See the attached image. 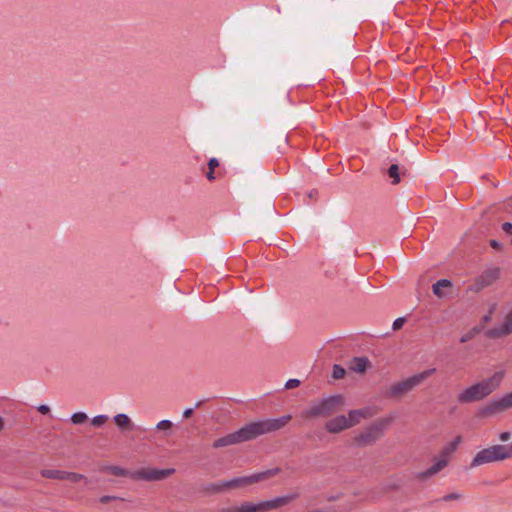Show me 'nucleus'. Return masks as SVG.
Wrapping results in <instances>:
<instances>
[{"label": "nucleus", "mask_w": 512, "mask_h": 512, "mask_svg": "<svg viewBox=\"0 0 512 512\" xmlns=\"http://www.w3.org/2000/svg\"><path fill=\"white\" fill-rule=\"evenodd\" d=\"M388 420H379L366 427L358 436L354 438V443L359 447L372 445L379 440L383 434Z\"/></svg>", "instance_id": "obj_8"}, {"label": "nucleus", "mask_w": 512, "mask_h": 512, "mask_svg": "<svg viewBox=\"0 0 512 512\" xmlns=\"http://www.w3.org/2000/svg\"><path fill=\"white\" fill-rule=\"evenodd\" d=\"M109 471L115 476H126L127 471L118 466H112L109 468Z\"/></svg>", "instance_id": "obj_27"}, {"label": "nucleus", "mask_w": 512, "mask_h": 512, "mask_svg": "<svg viewBox=\"0 0 512 512\" xmlns=\"http://www.w3.org/2000/svg\"><path fill=\"white\" fill-rule=\"evenodd\" d=\"M280 472V468L276 467L273 469H269L260 473H256L250 476H243L231 479L222 484V487L225 488H237L242 486L251 485L263 480H266L270 477L277 475Z\"/></svg>", "instance_id": "obj_9"}, {"label": "nucleus", "mask_w": 512, "mask_h": 512, "mask_svg": "<svg viewBox=\"0 0 512 512\" xmlns=\"http://www.w3.org/2000/svg\"><path fill=\"white\" fill-rule=\"evenodd\" d=\"M38 411L41 413V414H48L50 412V408L47 406V405H40L38 407Z\"/></svg>", "instance_id": "obj_36"}, {"label": "nucleus", "mask_w": 512, "mask_h": 512, "mask_svg": "<svg viewBox=\"0 0 512 512\" xmlns=\"http://www.w3.org/2000/svg\"><path fill=\"white\" fill-rule=\"evenodd\" d=\"M342 404L343 397L341 395H334L313 404L305 411L304 416L306 418L327 417L334 413Z\"/></svg>", "instance_id": "obj_7"}, {"label": "nucleus", "mask_w": 512, "mask_h": 512, "mask_svg": "<svg viewBox=\"0 0 512 512\" xmlns=\"http://www.w3.org/2000/svg\"><path fill=\"white\" fill-rule=\"evenodd\" d=\"M64 473L65 471L56 469H43L40 471L42 477L57 480H64Z\"/></svg>", "instance_id": "obj_19"}, {"label": "nucleus", "mask_w": 512, "mask_h": 512, "mask_svg": "<svg viewBox=\"0 0 512 512\" xmlns=\"http://www.w3.org/2000/svg\"><path fill=\"white\" fill-rule=\"evenodd\" d=\"M461 436H457L453 441L448 443L441 451L440 458L427 470L420 472L417 474V478L420 480L429 478L442 469H444L449 462L450 456L457 450L459 444L461 443Z\"/></svg>", "instance_id": "obj_6"}, {"label": "nucleus", "mask_w": 512, "mask_h": 512, "mask_svg": "<svg viewBox=\"0 0 512 512\" xmlns=\"http://www.w3.org/2000/svg\"><path fill=\"white\" fill-rule=\"evenodd\" d=\"M290 420L291 415H284L275 419H265L251 422L233 433L216 439L212 446L213 448H222L250 441L257 438L258 436L282 429L288 424Z\"/></svg>", "instance_id": "obj_1"}, {"label": "nucleus", "mask_w": 512, "mask_h": 512, "mask_svg": "<svg viewBox=\"0 0 512 512\" xmlns=\"http://www.w3.org/2000/svg\"><path fill=\"white\" fill-rule=\"evenodd\" d=\"M451 286H452V283H451L450 280H448V279H440L436 283L433 284L432 290H433V293L437 297L442 298V297L445 296V294L443 293L442 289L443 288H447V287H451Z\"/></svg>", "instance_id": "obj_17"}, {"label": "nucleus", "mask_w": 512, "mask_h": 512, "mask_svg": "<svg viewBox=\"0 0 512 512\" xmlns=\"http://www.w3.org/2000/svg\"><path fill=\"white\" fill-rule=\"evenodd\" d=\"M388 175L392 179V184H398L400 182L399 167L397 164H392L388 169Z\"/></svg>", "instance_id": "obj_21"}, {"label": "nucleus", "mask_w": 512, "mask_h": 512, "mask_svg": "<svg viewBox=\"0 0 512 512\" xmlns=\"http://www.w3.org/2000/svg\"><path fill=\"white\" fill-rule=\"evenodd\" d=\"M500 271L498 268H490L482 272L474 283L469 287L470 291L479 292L485 287L492 285L499 278Z\"/></svg>", "instance_id": "obj_12"}, {"label": "nucleus", "mask_w": 512, "mask_h": 512, "mask_svg": "<svg viewBox=\"0 0 512 512\" xmlns=\"http://www.w3.org/2000/svg\"><path fill=\"white\" fill-rule=\"evenodd\" d=\"M509 458H512V443L508 445L497 444L479 451L473 458L470 466L473 468Z\"/></svg>", "instance_id": "obj_3"}, {"label": "nucleus", "mask_w": 512, "mask_h": 512, "mask_svg": "<svg viewBox=\"0 0 512 512\" xmlns=\"http://www.w3.org/2000/svg\"><path fill=\"white\" fill-rule=\"evenodd\" d=\"M374 415V412L371 408L366 407L358 410H351L348 413L349 420L352 426L358 424L361 419L370 418Z\"/></svg>", "instance_id": "obj_15"}, {"label": "nucleus", "mask_w": 512, "mask_h": 512, "mask_svg": "<svg viewBox=\"0 0 512 512\" xmlns=\"http://www.w3.org/2000/svg\"><path fill=\"white\" fill-rule=\"evenodd\" d=\"M405 323V318H397L394 322H393V329L394 330H399L400 328H402V326L404 325Z\"/></svg>", "instance_id": "obj_31"}, {"label": "nucleus", "mask_w": 512, "mask_h": 512, "mask_svg": "<svg viewBox=\"0 0 512 512\" xmlns=\"http://www.w3.org/2000/svg\"><path fill=\"white\" fill-rule=\"evenodd\" d=\"M510 408H512V391L500 399L488 402L479 410L478 415L482 418H487Z\"/></svg>", "instance_id": "obj_10"}, {"label": "nucleus", "mask_w": 512, "mask_h": 512, "mask_svg": "<svg viewBox=\"0 0 512 512\" xmlns=\"http://www.w3.org/2000/svg\"><path fill=\"white\" fill-rule=\"evenodd\" d=\"M460 498H461V494H459L457 492H453V493L445 495L443 498H441V500L444 502H448V501H452V500H459Z\"/></svg>", "instance_id": "obj_28"}, {"label": "nucleus", "mask_w": 512, "mask_h": 512, "mask_svg": "<svg viewBox=\"0 0 512 512\" xmlns=\"http://www.w3.org/2000/svg\"><path fill=\"white\" fill-rule=\"evenodd\" d=\"M4 427V421H3V418L0 417V431L3 429Z\"/></svg>", "instance_id": "obj_40"}, {"label": "nucleus", "mask_w": 512, "mask_h": 512, "mask_svg": "<svg viewBox=\"0 0 512 512\" xmlns=\"http://www.w3.org/2000/svg\"><path fill=\"white\" fill-rule=\"evenodd\" d=\"M114 422L121 430H131L132 429L131 419L124 413L115 415Z\"/></svg>", "instance_id": "obj_16"}, {"label": "nucleus", "mask_w": 512, "mask_h": 512, "mask_svg": "<svg viewBox=\"0 0 512 512\" xmlns=\"http://www.w3.org/2000/svg\"><path fill=\"white\" fill-rule=\"evenodd\" d=\"M502 229L505 233L512 234V223H510V222L503 223Z\"/></svg>", "instance_id": "obj_32"}, {"label": "nucleus", "mask_w": 512, "mask_h": 512, "mask_svg": "<svg viewBox=\"0 0 512 512\" xmlns=\"http://www.w3.org/2000/svg\"><path fill=\"white\" fill-rule=\"evenodd\" d=\"M299 497L298 493H291L285 496L276 497L271 500L259 503L243 502L240 505L241 512H268L284 506Z\"/></svg>", "instance_id": "obj_5"}, {"label": "nucleus", "mask_w": 512, "mask_h": 512, "mask_svg": "<svg viewBox=\"0 0 512 512\" xmlns=\"http://www.w3.org/2000/svg\"><path fill=\"white\" fill-rule=\"evenodd\" d=\"M512 333V307L505 316L504 321L493 328L487 330L486 335L489 338H501Z\"/></svg>", "instance_id": "obj_13"}, {"label": "nucleus", "mask_w": 512, "mask_h": 512, "mask_svg": "<svg viewBox=\"0 0 512 512\" xmlns=\"http://www.w3.org/2000/svg\"><path fill=\"white\" fill-rule=\"evenodd\" d=\"M174 469L141 468L133 473V478L144 481H160L174 473Z\"/></svg>", "instance_id": "obj_11"}, {"label": "nucleus", "mask_w": 512, "mask_h": 512, "mask_svg": "<svg viewBox=\"0 0 512 512\" xmlns=\"http://www.w3.org/2000/svg\"><path fill=\"white\" fill-rule=\"evenodd\" d=\"M193 409L192 408H187L184 410L183 412V417L184 418H190L192 415H193Z\"/></svg>", "instance_id": "obj_37"}, {"label": "nucleus", "mask_w": 512, "mask_h": 512, "mask_svg": "<svg viewBox=\"0 0 512 512\" xmlns=\"http://www.w3.org/2000/svg\"><path fill=\"white\" fill-rule=\"evenodd\" d=\"M317 194V191L316 190H312L310 193H309V197L312 198L314 197V195Z\"/></svg>", "instance_id": "obj_39"}, {"label": "nucleus", "mask_w": 512, "mask_h": 512, "mask_svg": "<svg viewBox=\"0 0 512 512\" xmlns=\"http://www.w3.org/2000/svg\"><path fill=\"white\" fill-rule=\"evenodd\" d=\"M87 419H88V417L84 412H77L71 416V421L73 424H82Z\"/></svg>", "instance_id": "obj_23"}, {"label": "nucleus", "mask_w": 512, "mask_h": 512, "mask_svg": "<svg viewBox=\"0 0 512 512\" xmlns=\"http://www.w3.org/2000/svg\"><path fill=\"white\" fill-rule=\"evenodd\" d=\"M173 424L170 420H162L157 423L156 429L160 431H168L172 428Z\"/></svg>", "instance_id": "obj_26"}, {"label": "nucleus", "mask_w": 512, "mask_h": 512, "mask_svg": "<svg viewBox=\"0 0 512 512\" xmlns=\"http://www.w3.org/2000/svg\"><path fill=\"white\" fill-rule=\"evenodd\" d=\"M115 500H122L120 497H117V496H102L99 498V501L102 503V504H106L110 501H115Z\"/></svg>", "instance_id": "obj_29"}, {"label": "nucleus", "mask_w": 512, "mask_h": 512, "mask_svg": "<svg viewBox=\"0 0 512 512\" xmlns=\"http://www.w3.org/2000/svg\"><path fill=\"white\" fill-rule=\"evenodd\" d=\"M219 166V161L216 158H211L208 162L209 171L206 173V178L209 181L215 180L214 170Z\"/></svg>", "instance_id": "obj_20"}, {"label": "nucleus", "mask_w": 512, "mask_h": 512, "mask_svg": "<svg viewBox=\"0 0 512 512\" xmlns=\"http://www.w3.org/2000/svg\"><path fill=\"white\" fill-rule=\"evenodd\" d=\"M107 415H97L92 418L91 424L95 427H101L108 421Z\"/></svg>", "instance_id": "obj_24"}, {"label": "nucleus", "mask_w": 512, "mask_h": 512, "mask_svg": "<svg viewBox=\"0 0 512 512\" xmlns=\"http://www.w3.org/2000/svg\"><path fill=\"white\" fill-rule=\"evenodd\" d=\"M503 378V371L495 372L491 377L464 389L458 395L457 400L460 403L480 401L494 392L500 386Z\"/></svg>", "instance_id": "obj_2"}, {"label": "nucleus", "mask_w": 512, "mask_h": 512, "mask_svg": "<svg viewBox=\"0 0 512 512\" xmlns=\"http://www.w3.org/2000/svg\"><path fill=\"white\" fill-rule=\"evenodd\" d=\"M203 401H199L195 404V408H199L202 405Z\"/></svg>", "instance_id": "obj_41"}, {"label": "nucleus", "mask_w": 512, "mask_h": 512, "mask_svg": "<svg viewBox=\"0 0 512 512\" xmlns=\"http://www.w3.org/2000/svg\"><path fill=\"white\" fill-rule=\"evenodd\" d=\"M511 244H512V239H511Z\"/></svg>", "instance_id": "obj_42"}, {"label": "nucleus", "mask_w": 512, "mask_h": 512, "mask_svg": "<svg viewBox=\"0 0 512 512\" xmlns=\"http://www.w3.org/2000/svg\"><path fill=\"white\" fill-rule=\"evenodd\" d=\"M474 334L472 332H468L466 334H464L461 338H460V342L461 343H465V342H468L470 341L472 338H473Z\"/></svg>", "instance_id": "obj_33"}, {"label": "nucleus", "mask_w": 512, "mask_h": 512, "mask_svg": "<svg viewBox=\"0 0 512 512\" xmlns=\"http://www.w3.org/2000/svg\"><path fill=\"white\" fill-rule=\"evenodd\" d=\"M64 480H69L74 483L79 482L80 480H84L86 483L88 482L84 475L68 471H65L64 473Z\"/></svg>", "instance_id": "obj_22"}, {"label": "nucleus", "mask_w": 512, "mask_h": 512, "mask_svg": "<svg viewBox=\"0 0 512 512\" xmlns=\"http://www.w3.org/2000/svg\"><path fill=\"white\" fill-rule=\"evenodd\" d=\"M511 437V433L508 432V431H505V432H502L500 435H499V439L502 441V442H506L510 439Z\"/></svg>", "instance_id": "obj_35"}, {"label": "nucleus", "mask_w": 512, "mask_h": 512, "mask_svg": "<svg viewBox=\"0 0 512 512\" xmlns=\"http://www.w3.org/2000/svg\"><path fill=\"white\" fill-rule=\"evenodd\" d=\"M220 512H241L240 506L226 507L221 509Z\"/></svg>", "instance_id": "obj_34"}, {"label": "nucleus", "mask_w": 512, "mask_h": 512, "mask_svg": "<svg viewBox=\"0 0 512 512\" xmlns=\"http://www.w3.org/2000/svg\"><path fill=\"white\" fill-rule=\"evenodd\" d=\"M352 427V424L349 420V417L346 418L345 416L341 415V416H337L331 420H329L326 424H325V429L329 432V433H339L347 428H350Z\"/></svg>", "instance_id": "obj_14"}, {"label": "nucleus", "mask_w": 512, "mask_h": 512, "mask_svg": "<svg viewBox=\"0 0 512 512\" xmlns=\"http://www.w3.org/2000/svg\"><path fill=\"white\" fill-rule=\"evenodd\" d=\"M300 385V381L298 379H290L286 382L285 388L292 389L298 387Z\"/></svg>", "instance_id": "obj_30"}, {"label": "nucleus", "mask_w": 512, "mask_h": 512, "mask_svg": "<svg viewBox=\"0 0 512 512\" xmlns=\"http://www.w3.org/2000/svg\"><path fill=\"white\" fill-rule=\"evenodd\" d=\"M332 376L334 379H342L345 376V369L340 365L335 364L333 366Z\"/></svg>", "instance_id": "obj_25"}, {"label": "nucleus", "mask_w": 512, "mask_h": 512, "mask_svg": "<svg viewBox=\"0 0 512 512\" xmlns=\"http://www.w3.org/2000/svg\"><path fill=\"white\" fill-rule=\"evenodd\" d=\"M369 361L366 357H355L352 360L351 369L355 372H364L367 368Z\"/></svg>", "instance_id": "obj_18"}, {"label": "nucleus", "mask_w": 512, "mask_h": 512, "mask_svg": "<svg viewBox=\"0 0 512 512\" xmlns=\"http://www.w3.org/2000/svg\"><path fill=\"white\" fill-rule=\"evenodd\" d=\"M436 369L431 368L425 370L419 374H415L413 376L408 377L407 379L397 382L390 386L389 390L386 393V396L389 398H400L403 395L407 394L411 390H413L416 386L420 385L424 382L428 377H430L433 373H435Z\"/></svg>", "instance_id": "obj_4"}, {"label": "nucleus", "mask_w": 512, "mask_h": 512, "mask_svg": "<svg viewBox=\"0 0 512 512\" xmlns=\"http://www.w3.org/2000/svg\"><path fill=\"white\" fill-rule=\"evenodd\" d=\"M490 246L494 249L501 248V244L497 240H490Z\"/></svg>", "instance_id": "obj_38"}]
</instances>
